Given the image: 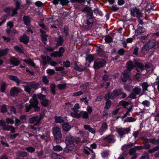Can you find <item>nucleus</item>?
I'll list each match as a JSON object with an SVG mask.
<instances>
[{
    "instance_id": "43",
    "label": "nucleus",
    "mask_w": 159,
    "mask_h": 159,
    "mask_svg": "<svg viewBox=\"0 0 159 159\" xmlns=\"http://www.w3.org/2000/svg\"><path fill=\"white\" fill-rule=\"evenodd\" d=\"M26 150L30 152H33L35 151V148L31 146L29 147L26 148Z\"/></svg>"
},
{
    "instance_id": "4",
    "label": "nucleus",
    "mask_w": 159,
    "mask_h": 159,
    "mask_svg": "<svg viewBox=\"0 0 159 159\" xmlns=\"http://www.w3.org/2000/svg\"><path fill=\"white\" fill-rule=\"evenodd\" d=\"M39 85L38 83H35L34 82H29L28 85H23L22 86L24 88L25 91L27 92L29 94H31V89H37Z\"/></svg>"
},
{
    "instance_id": "64",
    "label": "nucleus",
    "mask_w": 159,
    "mask_h": 159,
    "mask_svg": "<svg viewBox=\"0 0 159 159\" xmlns=\"http://www.w3.org/2000/svg\"><path fill=\"white\" fill-rule=\"evenodd\" d=\"M69 30V29L68 27L67 26H65L64 27V32L66 36L69 35L68 32Z\"/></svg>"
},
{
    "instance_id": "25",
    "label": "nucleus",
    "mask_w": 159,
    "mask_h": 159,
    "mask_svg": "<svg viewBox=\"0 0 159 159\" xmlns=\"http://www.w3.org/2000/svg\"><path fill=\"white\" fill-rule=\"evenodd\" d=\"M145 29L144 28L139 26L137 30L136 31L135 34L136 35H139L145 31Z\"/></svg>"
},
{
    "instance_id": "53",
    "label": "nucleus",
    "mask_w": 159,
    "mask_h": 159,
    "mask_svg": "<svg viewBox=\"0 0 159 159\" xmlns=\"http://www.w3.org/2000/svg\"><path fill=\"white\" fill-rule=\"evenodd\" d=\"M70 62L69 61H64L63 62V66L66 67H70Z\"/></svg>"
},
{
    "instance_id": "22",
    "label": "nucleus",
    "mask_w": 159,
    "mask_h": 159,
    "mask_svg": "<svg viewBox=\"0 0 159 159\" xmlns=\"http://www.w3.org/2000/svg\"><path fill=\"white\" fill-rule=\"evenodd\" d=\"M42 57L43 59V63L44 65H46L47 63H49L51 61V58L48 56L47 57L42 56Z\"/></svg>"
},
{
    "instance_id": "46",
    "label": "nucleus",
    "mask_w": 159,
    "mask_h": 159,
    "mask_svg": "<svg viewBox=\"0 0 159 159\" xmlns=\"http://www.w3.org/2000/svg\"><path fill=\"white\" fill-rule=\"evenodd\" d=\"M7 111V109L6 107V105L3 104L1 107V112L2 113H6Z\"/></svg>"
},
{
    "instance_id": "27",
    "label": "nucleus",
    "mask_w": 159,
    "mask_h": 159,
    "mask_svg": "<svg viewBox=\"0 0 159 159\" xmlns=\"http://www.w3.org/2000/svg\"><path fill=\"white\" fill-rule=\"evenodd\" d=\"M70 115L73 117L77 119H79L81 117L80 114L78 113L76 111H74V112H71L70 113Z\"/></svg>"
},
{
    "instance_id": "33",
    "label": "nucleus",
    "mask_w": 159,
    "mask_h": 159,
    "mask_svg": "<svg viewBox=\"0 0 159 159\" xmlns=\"http://www.w3.org/2000/svg\"><path fill=\"white\" fill-rule=\"evenodd\" d=\"M145 68L146 70L148 71H149L151 70L152 72L153 71V69L152 68V65L151 64L148 63L145 64Z\"/></svg>"
},
{
    "instance_id": "20",
    "label": "nucleus",
    "mask_w": 159,
    "mask_h": 159,
    "mask_svg": "<svg viewBox=\"0 0 159 159\" xmlns=\"http://www.w3.org/2000/svg\"><path fill=\"white\" fill-rule=\"evenodd\" d=\"M122 91L120 89H116L113 90L111 95L113 97L114 96L117 97L121 95Z\"/></svg>"
},
{
    "instance_id": "1",
    "label": "nucleus",
    "mask_w": 159,
    "mask_h": 159,
    "mask_svg": "<svg viewBox=\"0 0 159 159\" xmlns=\"http://www.w3.org/2000/svg\"><path fill=\"white\" fill-rule=\"evenodd\" d=\"M135 66V64H134L131 61H129L126 64V67L127 70H124L122 73L123 75L121 76V79L123 82H127V84H130L132 81V79L129 74V72Z\"/></svg>"
},
{
    "instance_id": "47",
    "label": "nucleus",
    "mask_w": 159,
    "mask_h": 159,
    "mask_svg": "<svg viewBox=\"0 0 159 159\" xmlns=\"http://www.w3.org/2000/svg\"><path fill=\"white\" fill-rule=\"evenodd\" d=\"M50 89L51 92L54 94L55 93V85L54 84H52L50 86Z\"/></svg>"
},
{
    "instance_id": "35",
    "label": "nucleus",
    "mask_w": 159,
    "mask_h": 159,
    "mask_svg": "<svg viewBox=\"0 0 159 159\" xmlns=\"http://www.w3.org/2000/svg\"><path fill=\"white\" fill-rule=\"evenodd\" d=\"M143 92H145L146 91H148V87L149 86V85L147 83L145 82H143L141 85Z\"/></svg>"
},
{
    "instance_id": "29",
    "label": "nucleus",
    "mask_w": 159,
    "mask_h": 159,
    "mask_svg": "<svg viewBox=\"0 0 159 159\" xmlns=\"http://www.w3.org/2000/svg\"><path fill=\"white\" fill-rule=\"evenodd\" d=\"M52 149L54 151L60 152L62 150L63 148L60 145H57L53 146Z\"/></svg>"
},
{
    "instance_id": "16",
    "label": "nucleus",
    "mask_w": 159,
    "mask_h": 159,
    "mask_svg": "<svg viewBox=\"0 0 159 159\" xmlns=\"http://www.w3.org/2000/svg\"><path fill=\"white\" fill-rule=\"evenodd\" d=\"M23 20L24 24L28 26H29L30 25V18L28 16H24L23 17Z\"/></svg>"
},
{
    "instance_id": "14",
    "label": "nucleus",
    "mask_w": 159,
    "mask_h": 159,
    "mask_svg": "<svg viewBox=\"0 0 159 159\" xmlns=\"http://www.w3.org/2000/svg\"><path fill=\"white\" fill-rule=\"evenodd\" d=\"M62 127L63 130L66 132L69 131L71 128V125L68 122H64L62 125Z\"/></svg>"
},
{
    "instance_id": "5",
    "label": "nucleus",
    "mask_w": 159,
    "mask_h": 159,
    "mask_svg": "<svg viewBox=\"0 0 159 159\" xmlns=\"http://www.w3.org/2000/svg\"><path fill=\"white\" fill-rule=\"evenodd\" d=\"M130 12V14L133 17L135 16L137 18L143 17L142 11L137 8L136 7H134L131 8Z\"/></svg>"
},
{
    "instance_id": "54",
    "label": "nucleus",
    "mask_w": 159,
    "mask_h": 159,
    "mask_svg": "<svg viewBox=\"0 0 159 159\" xmlns=\"http://www.w3.org/2000/svg\"><path fill=\"white\" fill-rule=\"evenodd\" d=\"M42 80L45 84H47L48 83L49 81L47 77L45 76H43Z\"/></svg>"
},
{
    "instance_id": "9",
    "label": "nucleus",
    "mask_w": 159,
    "mask_h": 159,
    "mask_svg": "<svg viewBox=\"0 0 159 159\" xmlns=\"http://www.w3.org/2000/svg\"><path fill=\"white\" fill-rule=\"evenodd\" d=\"M103 140L106 142L109 143H114L116 141V137L113 135L109 134L103 139Z\"/></svg>"
},
{
    "instance_id": "3",
    "label": "nucleus",
    "mask_w": 159,
    "mask_h": 159,
    "mask_svg": "<svg viewBox=\"0 0 159 159\" xmlns=\"http://www.w3.org/2000/svg\"><path fill=\"white\" fill-rule=\"evenodd\" d=\"M52 133L54 137V142L57 144L61 142L62 138L61 129L58 127H55L52 129Z\"/></svg>"
},
{
    "instance_id": "55",
    "label": "nucleus",
    "mask_w": 159,
    "mask_h": 159,
    "mask_svg": "<svg viewBox=\"0 0 159 159\" xmlns=\"http://www.w3.org/2000/svg\"><path fill=\"white\" fill-rule=\"evenodd\" d=\"M125 52V50L123 48H120L118 51V53L120 56H122L124 55Z\"/></svg>"
},
{
    "instance_id": "21",
    "label": "nucleus",
    "mask_w": 159,
    "mask_h": 159,
    "mask_svg": "<svg viewBox=\"0 0 159 159\" xmlns=\"http://www.w3.org/2000/svg\"><path fill=\"white\" fill-rule=\"evenodd\" d=\"M108 127L107 124L106 122L102 124L101 127L99 129V131L100 133H103L107 129Z\"/></svg>"
},
{
    "instance_id": "13",
    "label": "nucleus",
    "mask_w": 159,
    "mask_h": 159,
    "mask_svg": "<svg viewBox=\"0 0 159 159\" xmlns=\"http://www.w3.org/2000/svg\"><path fill=\"white\" fill-rule=\"evenodd\" d=\"M38 115L34 116L30 118V122L31 124L35 123L34 126L39 125L41 123H38Z\"/></svg>"
},
{
    "instance_id": "31",
    "label": "nucleus",
    "mask_w": 159,
    "mask_h": 159,
    "mask_svg": "<svg viewBox=\"0 0 159 159\" xmlns=\"http://www.w3.org/2000/svg\"><path fill=\"white\" fill-rule=\"evenodd\" d=\"M23 61L28 65L31 66L33 67H35V65L34 62L32 61L31 59L26 60L25 59L23 60Z\"/></svg>"
},
{
    "instance_id": "17",
    "label": "nucleus",
    "mask_w": 159,
    "mask_h": 159,
    "mask_svg": "<svg viewBox=\"0 0 159 159\" xmlns=\"http://www.w3.org/2000/svg\"><path fill=\"white\" fill-rule=\"evenodd\" d=\"M20 40L21 42L26 44L29 42V38L26 34H24L22 36L20 37Z\"/></svg>"
},
{
    "instance_id": "11",
    "label": "nucleus",
    "mask_w": 159,
    "mask_h": 159,
    "mask_svg": "<svg viewBox=\"0 0 159 159\" xmlns=\"http://www.w3.org/2000/svg\"><path fill=\"white\" fill-rule=\"evenodd\" d=\"M65 51V49L63 47H61L59 48L58 51L54 52L50 54V56L54 57H62Z\"/></svg>"
},
{
    "instance_id": "42",
    "label": "nucleus",
    "mask_w": 159,
    "mask_h": 159,
    "mask_svg": "<svg viewBox=\"0 0 159 159\" xmlns=\"http://www.w3.org/2000/svg\"><path fill=\"white\" fill-rule=\"evenodd\" d=\"M129 104V102L124 101L123 100L120 101L119 103V105L120 106L124 107L125 108H126L125 107Z\"/></svg>"
},
{
    "instance_id": "8",
    "label": "nucleus",
    "mask_w": 159,
    "mask_h": 159,
    "mask_svg": "<svg viewBox=\"0 0 159 159\" xmlns=\"http://www.w3.org/2000/svg\"><path fill=\"white\" fill-rule=\"evenodd\" d=\"M8 78L10 80L15 82L17 85H19L21 83L26 84V85H28L29 84V82L22 81L15 76L10 75L8 76Z\"/></svg>"
},
{
    "instance_id": "59",
    "label": "nucleus",
    "mask_w": 159,
    "mask_h": 159,
    "mask_svg": "<svg viewBox=\"0 0 159 159\" xmlns=\"http://www.w3.org/2000/svg\"><path fill=\"white\" fill-rule=\"evenodd\" d=\"M142 103L144 106L147 107H149L150 104V102L147 100L143 101Z\"/></svg>"
},
{
    "instance_id": "50",
    "label": "nucleus",
    "mask_w": 159,
    "mask_h": 159,
    "mask_svg": "<svg viewBox=\"0 0 159 159\" xmlns=\"http://www.w3.org/2000/svg\"><path fill=\"white\" fill-rule=\"evenodd\" d=\"M80 105L78 103H76L73 107L71 108V110L74 111H77V110L80 109Z\"/></svg>"
},
{
    "instance_id": "6",
    "label": "nucleus",
    "mask_w": 159,
    "mask_h": 159,
    "mask_svg": "<svg viewBox=\"0 0 159 159\" xmlns=\"http://www.w3.org/2000/svg\"><path fill=\"white\" fill-rule=\"evenodd\" d=\"M106 64V61L103 59H97L94 62L93 66L96 69L103 67Z\"/></svg>"
},
{
    "instance_id": "40",
    "label": "nucleus",
    "mask_w": 159,
    "mask_h": 159,
    "mask_svg": "<svg viewBox=\"0 0 159 159\" xmlns=\"http://www.w3.org/2000/svg\"><path fill=\"white\" fill-rule=\"evenodd\" d=\"M107 101L106 102V105L105 108L107 109H108L109 108L111 104V100H106Z\"/></svg>"
},
{
    "instance_id": "62",
    "label": "nucleus",
    "mask_w": 159,
    "mask_h": 159,
    "mask_svg": "<svg viewBox=\"0 0 159 159\" xmlns=\"http://www.w3.org/2000/svg\"><path fill=\"white\" fill-rule=\"evenodd\" d=\"M98 54L99 56L102 57L104 55L105 52L102 49L99 48L98 50Z\"/></svg>"
},
{
    "instance_id": "2",
    "label": "nucleus",
    "mask_w": 159,
    "mask_h": 159,
    "mask_svg": "<svg viewBox=\"0 0 159 159\" xmlns=\"http://www.w3.org/2000/svg\"><path fill=\"white\" fill-rule=\"evenodd\" d=\"M66 148L64 151L66 153H68L70 151L73 150L75 145L74 141V137L70 135H66L65 139Z\"/></svg>"
},
{
    "instance_id": "34",
    "label": "nucleus",
    "mask_w": 159,
    "mask_h": 159,
    "mask_svg": "<svg viewBox=\"0 0 159 159\" xmlns=\"http://www.w3.org/2000/svg\"><path fill=\"white\" fill-rule=\"evenodd\" d=\"M51 156V157L53 159H59L60 158V157H62L61 156L59 155V154L53 152H52Z\"/></svg>"
},
{
    "instance_id": "32",
    "label": "nucleus",
    "mask_w": 159,
    "mask_h": 159,
    "mask_svg": "<svg viewBox=\"0 0 159 159\" xmlns=\"http://www.w3.org/2000/svg\"><path fill=\"white\" fill-rule=\"evenodd\" d=\"M134 64L135 66L139 68L141 71L144 70V67L143 64L137 62H135Z\"/></svg>"
},
{
    "instance_id": "28",
    "label": "nucleus",
    "mask_w": 159,
    "mask_h": 159,
    "mask_svg": "<svg viewBox=\"0 0 159 159\" xmlns=\"http://www.w3.org/2000/svg\"><path fill=\"white\" fill-rule=\"evenodd\" d=\"M80 113L81 115V116H82V118L84 119H88L89 117V115L87 111H82L80 112Z\"/></svg>"
},
{
    "instance_id": "56",
    "label": "nucleus",
    "mask_w": 159,
    "mask_h": 159,
    "mask_svg": "<svg viewBox=\"0 0 159 159\" xmlns=\"http://www.w3.org/2000/svg\"><path fill=\"white\" fill-rule=\"evenodd\" d=\"M91 8L88 7H85L84 9L82 10L83 12H90Z\"/></svg>"
},
{
    "instance_id": "51",
    "label": "nucleus",
    "mask_w": 159,
    "mask_h": 159,
    "mask_svg": "<svg viewBox=\"0 0 159 159\" xmlns=\"http://www.w3.org/2000/svg\"><path fill=\"white\" fill-rule=\"evenodd\" d=\"M14 49L19 53H23V52L20 48L17 46H15L14 47Z\"/></svg>"
},
{
    "instance_id": "44",
    "label": "nucleus",
    "mask_w": 159,
    "mask_h": 159,
    "mask_svg": "<svg viewBox=\"0 0 159 159\" xmlns=\"http://www.w3.org/2000/svg\"><path fill=\"white\" fill-rule=\"evenodd\" d=\"M94 57L93 56L91 55H89L87 56L86 58V60H88V61L91 62L94 60Z\"/></svg>"
},
{
    "instance_id": "58",
    "label": "nucleus",
    "mask_w": 159,
    "mask_h": 159,
    "mask_svg": "<svg viewBox=\"0 0 159 159\" xmlns=\"http://www.w3.org/2000/svg\"><path fill=\"white\" fill-rule=\"evenodd\" d=\"M102 77L103 80L105 82L108 81L109 79L108 76L106 74L104 75Z\"/></svg>"
},
{
    "instance_id": "15",
    "label": "nucleus",
    "mask_w": 159,
    "mask_h": 159,
    "mask_svg": "<svg viewBox=\"0 0 159 159\" xmlns=\"http://www.w3.org/2000/svg\"><path fill=\"white\" fill-rule=\"evenodd\" d=\"M55 41L57 42L56 45L57 46H61L62 45L64 42L63 37L60 36L58 38H56Z\"/></svg>"
},
{
    "instance_id": "23",
    "label": "nucleus",
    "mask_w": 159,
    "mask_h": 159,
    "mask_svg": "<svg viewBox=\"0 0 159 159\" xmlns=\"http://www.w3.org/2000/svg\"><path fill=\"white\" fill-rule=\"evenodd\" d=\"M55 121L57 123H63L64 120L62 117L61 116H54Z\"/></svg>"
},
{
    "instance_id": "48",
    "label": "nucleus",
    "mask_w": 159,
    "mask_h": 159,
    "mask_svg": "<svg viewBox=\"0 0 159 159\" xmlns=\"http://www.w3.org/2000/svg\"><path fill=\"white\" fill-rule=\"evenodd\" d=\"M140 159H149V155L148 153L145 152L143 154Z\"/></svg>"
},
{
    "instance_id": "26",
    "label": "nucleus",
    "mask_w": 159,
    "mask_h": 159,
    "mask_svg": "<svg viewBox=\"0 0 159 159\" xmlns=\"http://www.w3.org/2000/svg\"><path fill=\"white\" fill-rule=\"evenodd\" d=\"M136 119L132 117H127L124 120L125 122H133L135 121Z\"/></svg>"
},
{
    "instance_id": "10",
    "label": "nucleus",
    "mask_w": 159,
    "mask_h": 159,
    "mask_svg": "<svg viewBox=\"0 0 159 159\" xmlns=\"http://www.w3.org/2000/svg\"><path fill=\"white\" fill-rule=\"evenodd\" d=\"M39 100H30V102L32 105V108L34 109L35 112L39 111L40 110V107L39 106Z\"/></svg>"
},
{
    "instance_id": "37",
    "label": "nucleus",
    "mask_w": 159,
    "mask_h": 159,
    "mask_svg": "<svg viewBox=\"0 0 159 159\" xmlns=\"http://www.w3.org/2000/svg\"><path fill=\"white\" fill-rule=\"evenodd\" d=\"M8 49L6 48L4 50L0 49V57L6 55L8 53Z\"/></svg>"
},
{
    "instance_id": "39",
    "label": "nucleus",
    "mask_w": 159,
    "mask_h": 159,
    "mask_svg": "<svg viewBox=\"0 0 159 159\" xmlns=\"http://www.w3.org/2000/svg\"><path fill=\"white\" fill-rule=\"evenodd\" d=\"M133 91L136 95H138L140 93V92L141 91V89L140 88H139L138 87H135L133 89Z\"/></svg>"
},
{
    "instance_id": "60",
    "label": "nucleus",
    "mask_w": 159,
    "mask_h": 159,
    "mask_svg": "<svg viewBox=\"0 0 159 159\" xmlns=\"http://www.w3.org/2000/svg\"><path fill=\"white\" fill-rule=\"evenodd\" d=\"M6 122L8 124H12L14 123V121L13 119L9 118H6Z\"/></svg>"
},
{
    "instance_id": "24",
    "label": "nucleus",
    "mask_w": 159,
    "mask_h": 159,
    "mask_svg": "<svg viewBox=\"0 0 159 159\" xmlns=\"http://www.w3.org/2000/svg\"><path fill=\"white\" fill-rule=\"evenodd\" d=\"M156 41L154 39L149 40L146 45L151 49L155 45Z\"/></svg>"
},
{
    "instance_id": "41",
    "label": "nucleus",
    "mask_w": 159,
    "mask_h": 159,
    "mask_svg": "<svg viewBox=\"0 0 159 159\" xmlns=\"http://www.w3.org/2000/svg\"><path fill=\"white\" fill-rule=\"evenodd\" d=\"M105 40L106 42L108 43H110L112 41V38L109 35H106L105 37Z\"/></svg>"
},
{
    "instance_id": "36",
    "label": "nucleus",
    "mask_w": 159,
    "mask_h": 159,
    "mask_svg": "<svg viewBox=\"0 0 159 159\" xmlns=\"http://www.w3.org/2000/svg\"><path fill=\"white\" fill-rule=\"evenodd\" d=\"M150 49L146 44L142 48L141 52L142 53H147Z\"/></svg>"
},
{
    "instance_id": "19",
    "label": "nucleus",
    "mask_w": 159,
    "mask_h": 159,
    "mask_svg": "<svg viewBox=\"0 0 159 159\" xmlns=\"http://www.w3.org/2000/svg\"><path fill=\"white\" fill-rule=\"evenodd\" d=\"M74 68L75 70L80 72L84 71L86 70V67H84L83 68H81L80 67L76 61H75V62Z\"/></svg>"
},
{
    "instance_id": "63",
    "label": "nucleus",
    "mask_w": 159,
    "mask_h": 159,
    "mask_svg": "<svg viewBox=\"0 0 159 159\" xmlns=\"http://www.w3.org/2000/svg\"><path fill=\"white\" fill-rule=\"evenodd\" d=\"M37 98L39 99H45L46 98V96L41 94H39L37 95Z\"/></svg>"
},
{
    "instance_id": "7",
    "label": "nucleus",
    "mask_w": 159,
    "mask_h": 159,
    "mask_svg": "<svg viewBox=\"0 0 159 159\" xmlns=\"http://www.w3.org/2000/svg\"><path fill=\"white\" fill-rule=\"evenodd\" d=\"M116 131L120 138H121L124 135L129 134L130 132V129L129 128H117L116 129Z\"/></svg>"
},
{
    "instance_id": "57",
    "label": "nucleus",
    "mask_w": 159,
    "mask_h": 159,
    "mask_svg": "<svg viewBox=\"0 0 159 159\" xmlns=\"http://www.w3.org/2000/svg\"><path fill=\"white\" fill-rule=\"evenodd\" d=\"M11 125H5L4 126L2 127L3 129L5 131H9L11 129Z\"/></svg>"
},
{
    "instance_id": "38",
    "label": "nucleus",
    "mask_w": 159,
    "mask_h": 159,
    "mask_svg": "<svg viewBox=\"0 0 159 159\" xmlns=\"http://www.w3.org/2000/svg\"><path fill=\"white\" fill-rule=\"evenodd\" d=\"M59 1L60 4L63 6L68 5L70 2L69 0H59Z\"/></svg>"
},
{
    "instance_id": "52",
    "label": "nucleus",
    "mask_w": 159,
    "mask_h": 159,
    "mask_svg": "<svg viewBox=\"0 0 159 159\" xmlns=\"http://www.w3.org/2000/svg\"><path fill=\"white\" fill-rule=\"evenodd\" d=\"M57 87L58 89L60 90L63 89H65L66 87V85L64 84H60L57 85Z\"/></svg>"
},
{
    "instance_id": "18",
    "label": "nucleus",
    "mask_w": 159,
    "mask_h": 159,
    "mask_svg": "<svg viewBox=\"0 0 159 159\" xmlns=\"http://www.w3.org/2000/svg\"><path fill=\"white\" fill-rule=\"evenodd\" d=\"M10 61L11 64L16 66H18L20 63V61L15 57H11L10 58Z\"/></svg>"
},
{
    "instance_id": "49",
    "label": "nucleus",
    "mask_w": 159,
    "mask_h": 159,
    "mask_svg": "<svg viewBox=\"0 0 159 159\" xmlns=\"http://www.w3.org/2000/svg\"><path fill=\"white\" fill-rule=\"evenodd\" d=\"M43 101L41 102L42 105L44 107H46L48 106L49 101V100H42Z\"/></svg>"
},
{
    "instance_id": "45",
    "label": "nucleus",
    "mask_w": 159,
    "mask_h": 159,
    "mask_svg": "<svg viewBox=\"0 0 159 159\" xmlns=\"http://www.w3.org/2000/svg\"><path fill=\"white\" fill-rule=\"evenodd\" d=\"M93 19L91 16H90L87 20L86 24H87L88 25H91V24L93 22Z\"/></svg>"
},
{
    "instance_id": "12",
    "label": "nucleus",
    "mask_w": 159,
    "mask_h": 159,
    "mask_svg": "<svg viewBox=\"0 0 159 159\" xmlns=\"http://www.w3.org/2000/svg\"><path fill=\"white\" fill-rule=\"evenodd\" d=\"M23 92V90L20 88L14 87L11 88L10 92V95L13 97L17 96L19 93Z\"/></svg>"
},
{
    "instance_id": "61",
    "label": "nucleus",
    "mask_w": 159,
    "mask_h": 159,
    "mask_svg": "<svg viewBox=\"0 0 159 159\" xmlns=\"http://www.w3.org/2000/svg\"><path fill=\"white\" fill-rule=\"evenodd\" d=\"M19 135L18 133H16L14 134H11L10 136V139L12 140L15 139Z\"/></svg>"
},
{
    "instance_id": "30",
    "label": "nucleus",
    "mask_w": 159,
    "mask_h": 159,
    "mask_svg": "<svg viewBox=\"0 0 159 159\" xmlns=\"http://www.w3.org/2000/svg\"><path fill=\"white\" fill-rule=\"evenodd\" d=\"M17 155L19 157H25L27 156V153L26 152L20 151L18 152Z\"/></svg>"
}]
</instances>
